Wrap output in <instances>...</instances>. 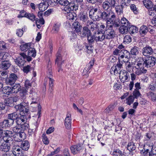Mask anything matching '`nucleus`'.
I'll return each instance as SVG.
<instances>
[{
  "instance_id": "f257e3e1",
  "label": "nucleus",
  "mask_w": 156,
  "mask_h": 156,
  "mask_svg": "<svg viewBox=\"0 0 156 156\" xmlns=\"http://www.w3.org/2000/svg\"><path fill=\"white\" fill-rule=\"evenodd\" d=\"M115 14L114 12H101L100 9H99L97 12V16L95 17L94 21L99 20L101 19L106 21L107 24H109L110 21H112L115 18Z\"/></svg>"
},
{
  "instance_id": "f03ea898",
  "label": "nucleus",
  "mask_w": 156,
  "mask_h": 156,
  "mask_svg": "<svg viewBox=\"0 0 156 156\" xmlns=\"http://www.w3.org/2000/svg\"><path fill=\"white\" fill-rule=\"evenodd\" d=\"M59 3L61 5L66 6L64 8L63 10L67 12L72 11H76L78 9L79 5L78 3H75L74 1L69 2L68 0H59Z\"/></svg>"
},
{
  "instance_id": "7ed1b4c3",
  "label": "nucleus",
  "mask_w": 156,
  "mask_h": 156,
  "mask_svg": "<svg viewBox=\"0 0 156 156\" xmlns=\"http://www.w3.org/2000/svg\"><path fill=\"white\" fill-rule=\"evenodd\" d=\"M113 54L114 55L118 56L119 61L122 62H127L130 57L129 52L125 50L120 51L117 49L113 51Z\"/></svg>"
},
{
  "instance_id": "20e7f679",
  "label": "nucleus",
  "mask_w": 156,
  "mask_h": 156,
  "mask_svg": "<svg viewBox=\"0 0 156 156\" xmlns=\"http://www.w3.org/2000/svg\"><path fill=\"white\" fill-rule=\"evenodd\" d=\"M139 61L144 67L150 68L155 65L156 58L152 56L141 58H140Z\"/></svg>"
},
{
  "instance_id": "39448f33",
  "label": "nucleus",
  "mask_w": 156,
  "mask_h": 156,
  "mask_svg": "<svg viewBox=\"0 0 156 156\" xmlns=\"http://www.w3.org/2000/svg\"><path fill=\"white\" fill-rule=\"evenodd\" d=\"M144 67L142 63L138 61L135 66L134 72L137 76L145 74L147 73V70L144 68Z\"/></svg>"
},
{
  "instance_id": "423d86ee",
  "label": "nucleus",
  "mask_w": 156,
  "mask_h": 156,
  "mask_svg": "<svg viewBox=\"0 0 156 156\" xmlns=\"http://www.w3.org/2000/svg\"><path fill=\"white\" fill-rule=\"evenodd\" d=\"M20 56L15 59L16 64L20 67H23L27 61V55L24 53H20Z\"/></svg>"
},
{
  "instance_id": "0eeeda50",
  "label": "nucleus",
  "mask_w": 156,
  "mask_h": 156,
  "mask_svg": "<svg viewBox=\"0 0 156 156\" xmlns=\"http://www.w3.org/2000/svg\"><path fill=\"white\" fill-rule=\"evenodd\" d=\"M15 108L17 110L23 113H27L29 111L28 103L27 102L23 101L20 104L16 105L15 106Z\"/></svg>"
},
{
  "instance_id": "6e6552de",
  "label": "nucleus",
  "mask_w": 156,
  "mask_h": 156,
  "mask_svg": "<svg viewBox=\"0 0 156 156\" xmlns=\"http://www.w3.org/2000/svg\"><path fill=\"white\" fill-rule=\"evenodd\" d=\"M119 79L123 83L128 82L130 79V76L129 73L124 70H121L120 71Z\"/></svg>"
},
{
  "instance_id": "1a4fd4ad",
  "label": "nucleus",
  "mask_w": 156,
  "mask_h": 156,
  "mask_svg": "<svg viewBox=\"0 0 156 156\" xmlns=\"http://www.w3.org/2000/svg\"><path fill=\"white\" fill-rule=\"evenodd\" d=\"M9 141V140L8 139L3 141H0L1 144L0 145V151L4 152H7L9 151L10 149V146L8 144Z\"/></svg>"
},
{
  "instance_id": "9d476101",
  "label": "nucleus",
  "mask_w": 156,
  "mask_h": 156,
  "mask_svg": "<svg viewBox=\"0 0 156 156\" xmlns=\"http://www.w3.org/2000/svg\"><path fill=\"white\" fill-rule=\"evenodd\" d=\"M137 144L134 143L132 141L129 142L127 145L126 148L129 151V154L130 156H133L134 154V151L135 150L136 148Z\"/></svg>"
},
{
  "instance_id": "9b49d317",
  "label": "nucleus",
  "mask_w": 156,
  "mask_h": 156,
  "mask_svg": "<svg viewBox=\"0 0 156 156\" xmlns=\"http://www.w3.org/2000/svg\"><path fill=\"white\" fill-rule=\"evenodd\" d=\"M104 34L105 39L108 40L112 39L114 37L115 32L113 29L107 27V26L106 30L104 32Z\"/></svg>"
},
{
  "instance_id": "f8f14e48",
  "label": "nucleus",
  "mask_w": 156,
  "mask_h": 156,
  "mask_svg": "<svg viewBox=\"0 0 156 156\" xmlns=\"http://www.w3.org/2000/svg\"><path fill=\"white\" fill-rule=\"evenodd\" d=\"M153 51L151 47L147 46L142 48L141 52L143 55L148 57L153 55Z\"/></svg>"
},
{
  "instance_id": "ddd939ff",
  "label": "nucleus",
  "mask_w": 156,
  "mask_h": 156,
  "mask_svg": "<svg viewBox=\"0 0 156 156\" xmlns=\"http://www.w3.org/2000/svg\"><path fill=\"white\" fill-rule=\"evenodd\" d=\"M2 139L3 141L9 139V140H12V137L13 135V133L12 131L9 130H3L2 129Z\"/></svg>"
},
{
  "instance_id": "4468645a",
  "label": "nucleus",
  "mask_w": 156,
  "mask_h": 156,
  "mask_svg": "<svg viewBox=\"0 0 156 156\" xmlns=\"http://www.w3.org/2000/svg\"><path fill=\"white\" fill-rule=\"evenodd\" d=\"M27 55V61L29 62L31 61L32 58V57L35 58L36 55V51L35 49L31 46L28 52Z\"/></svg>"
},
{
  "instance_id": "2eb2a0df",
  "label": "nucleus",
  "mask_w": 156,
  "mask_h": 156,
  "mask_svg": "<svg viewBox=\"0 0 156 156\" xmlns=\"http://www.w3.org/2000/svg\"><path fill=\"white\" fill-rule=\"evenodd\" d=\"M116 15L115 14V18L112 20L110 21L109 23H110V25H108V24H107V27L108 28H112L113 29L114 27L115 28H117L119 27L120 24V19L118 18H116Z\"/></svg>"
},
{
  "instance_id": "dca6fc26",
  "label": "nucleus",
  "mask_w": 156,
  "mask_h": 156,
  "mask_svg": "<svg viewBox=\"0 0 156 156\" xmlns=\"http://www.w3.org/2000/svg\"><path fill=\"white\" fill-rule=\"evenodd\" d=\"M17 79V75L14 73H12L10 75L9 77L7 78L5 82L7 84L11 85L14 84Z\"/></svg>"
},
{
  "instance_id": "f3484780",
  "label": "nucleus",
  "mask_w": 156,
  "mask_h": 156,
  "mask_svg": "<svg viewBox=\"0 0 156 156\" xmlns=\"http://www.w3.org/2000/svg\"><path fill=\"white\" fill-rule=\"evenodd\" d=\"M22 150L21 147L18 146H14L11 152L13 156H21L22 155Z\"/></svg>"
},
{
  "instance_id": "a211bd4d",
  "label": "nucleus",
  "mask_w": 156,
  "mask_h": 156,
  "mask_svg": "<svg viewBox=\"0 0 156 156\" xmlns=\"http://www.w3.org/2000/svg\"><path fill=\"white\" fill-rule=\"evenodd\" d=\"M70 149L72 153L73 154H76L82 151V147L80 144L72 146Z\"/></svg>"
},
{
  "instance_id": "6ab92c4d",
  "label": "nucleus",
  "mask_w": 156,
  "mask_h": 156,
  "mask_svg": "<svg viewBox=\"0 0 156 156\" xmlns=\"http://www.w3.org/2000/svg\"><path fill=\"white\" fill-rule=\"evenodd\" d=\"M104 33L97 31L95 34V40L97 42L102 41L105 39Z\"/></svg>"
},
{
  "instance_id": "aec40b11",
  "label": "nucleus",
  "mask_w": 156,
  "mask_h": 156,
  "mask_svg": "<svg viewBox=\"0 0 156 156\" xmlns=\"http://www.w3.org/2000/svg\"><path fill=\"white\" fill-rule=\"evenodd\" d=\"M17 137L14 138L15 141L17 142H20L24 140L26 138L25 133L23 131H22L17 134H16Z\"/></svg>"
},
{
  "instance_id": "412c9836",
  "label": "nucleus",
  "mask_w": 156,
  "mask_h": 156,
  "mask_svg": "<svg viewBox=\"0 0 156 156\" xmlns=\"http://www.w3.org/2000/svg\"><path fill=\"white\" fill-rule=\"evenodd\" d=\"M2 63L0 64V68L3 70H7L10 66L11 63L9 60H3L2 61Z\"/></svg>"
},
{
  "instance_id": "4be33fe9",
  "label": "nucleus",
  "mask_w": 156,
  "mask_h": 156,
  "mask_svg": "<svg viewBox=\"0 0 156 156\" xmlns=\"http://www.w3.org/2000/svg\"><path fill=\"white\" fill-rule=\"evenodd\" d=\"M17 125H20L27 122V118L26 115H19L16 121Z\"/></svg>"
},
{
  "instance_id": "5701e85b",
  "label": "nucleus",
  "mask_w": 156,
  "mask_h": 156,
  "mask_svg": "<svg viewBox=\"0 0 156 156\" xmlns=\"http://www.w3.org/2000/svg\"><path fill=\"white\" fill-rule=\"evenodd\" d=\"M102 8L104 11L106 12H114L112 10L113 9L109 5L108 2L105 0V1L103 2L102 4Z\"/></svg>"
},
{
  "instance_id": "b1692460",
  "label": "nucleus",
  "mask_w": 156,
  "mask_h": 156,
  "mask_svg": "<svg viewBox=\"0 0 156 156\" xmlns=\"http://www.w3.org/2000/svg\"><path fill=\"white\" fill-rule=\"evenodd\" d=\"M79 17L80 20L85 23L88 19V14L86 11L81 12L79 14Z\"/></svg>"
},
{
  "instance_id": "393cba45",
  "label": "nucleus",
  "mask_w": 156,
  "mask_h": 156,
  "mask_svg": "<svg viewBox=\"0 0 156 156\" xmlns=\"http://www.w3.org/2000/svg\"><path fill=\"white\" fill-rule=\"evenodd\" d=\"M115 12L118 16H121L123 15V9L125 8L124 6L120 4H117L115 7Z\"/></svg>"
},
{
  "instance_id": "a878e982",
  "label": "nucleus",
  "mask_w": 156,
  "mask_h": 156,
  "mask_svg": "<svg viewBox=\"0 0 156 156\" xmlns=\"http://www.w3.org/2000/svg\"><path fill=\"white\" fill-rule=\"evenodd\" d=\"M19 115V114L16 112L8 114V119L11 120L12 121V124L14 122V120H16L17 118Z\"/></svg>"
},
{
  "instance_id": "bb28decb",
  "label": "nucleus",
  "mask_w": 156,
  "mask_h": 156,
  "mask_svg": "<svg viewBox=\"0 0 156 156\" xmlns=\"http://www.w3.org/2000/svg\"><path fill=\"white\" fill-rule=\"evenodd\" d=\"M81 37H87L91 33L90 30L87 27H83L82 32H81Z\"/></svg>"
},
{
  "instance_id": "cd10ccee",
  "label": "nucleus",
  "mask_w": 156,
  "mask_h": 156,
  "mask_svg": "<svg viewBox=\"0 0 156 156\" xmlns=\"http://www.w3.org/2000/svg\"><path fill=\"white\" fill-rule=\"evenodd\" d=\"M27 92V89H22L20 91V95L21 99L23 101H26L27 95L28 94Z\"/></svg>"
},
{
  "instance_id": "c85d7f7f",
  "label": "nucleus",
  "mask_w": 156,
  "mask_h": 156,
  "mask_svg": "<svg viewBox=\"0 0 156 156\" xmlns=\"http://www.w3.org/2000/svg\"><path fill=\"white\" fill-rule=\"evenodd\" d=\"M73 27L75 29L74 31L77 33L81 32L82 29V26L80 23L78 21H76L73 24Z\"/></svg>"
},
{
  "instance_id": "c756f323",
  "label": "nucleus",
  "mask_w": 156,
  "mask_h": 156,
  "mask_svg": "<svg viewBox=\"0 0 156 156\" xmlns=\"http://www.w3.org/2000/svg\"><path fill=\"white\" fill-rule=\"evenodd\" d=\"M98 9L97 8H94L91 9L89 12V15L90 18L94 20V19H95V17L97 16Z\"/></svg>"
},
{
  "instance_id": "7c9ffc66",
  "label": "nucleus",
  "mask_w": 156,
  "mask_h": 156,
  "mask_svg": "<svg viewBox=\"0 0 156 156\" xmlns=\"http://www.w3.org/2000/svg\"><path fill=\"white\" fill-rule=\"evenodd\" d=\"M32 101L30 105H31V106L32 107H34V105H33L34 104L36 105V106L37 107H38V112H37V115H38V118H39L41 116V107L37 102L36 100H32Z\"/></svg>"
},
{
  "instance_id": "2f4dec72",
  "label": "nucleus",
  "mask_w": 156,
  "mask_h": 156,
  "mask_svg": "<svg viewBox=\"0 0 156 156\" xmlns=\"http://www.w3.org/2000/svg\"><path fill=\"white\" fill-rule=\"evenodd\" d=\"M15 101H16L15 100V98H8L6 100L5 104V106L6 105L10 107H12L14 105V102Z\"/></svg>"
},
{
  "instance_id": "473e14b6",
  "label": "nucleus",
  "mask_w": 156,
  "mask_h": 156,
  "mask_svg": "<svg viewBox=\"0 0 156 156\" xmlns=\"http://www.w3.org/2000/svg\"><path fill=\"white\" fill-rule=\"evenodd\" d=\"M31 46V43H25L20 45V49L22 51H26L29 50Z\"/></svg>"
},
{
  "instance_id": "72a5a7b5",
  "label": "nucleus",
  "mask_w": 156,
  "mask_h": 156,
  "mask_svg": "<svg viewBox=\"0 0 156 156\" xmlns=\"http://www.w3.org/2000/svg\"><path fill=\"white\" fill-rule=\"evenodd\" d=\"M20 147L23 150L27 151L30 147L29 143L27 140H25L22 142Z\"/></svg>"
},
{
  "instance_id": "f704fd0d",
  "label": "nucleus",
  "mask_w": 156,
  "mask_h": 156,
  "mask_svg": "<svg viewBox=\"0 0 156 156\" xmlns=\"http://www.w3.org/2000/svg\"><path fill=\"white\" fill-rule=\"evenodd\" d=\"M148 98L152 101H156V94L151 91H149L147 93Z\"/></svg>"
},
{
  "instance_id": "c9c22d12",
  "label": "nucleus",
  "mask_w": 156,
  "mask_h": 156,
  "mask_svg": "<svg viewBox=\"0 0 156 156\" xmlns=\"http://www.w3.org/2000/svg\"><path fill=\"white\" fill-rule=\"evenodd\" d=\"M62 57L60 52H58L56 54V59L55 60L56 64H57L58 67L60 66L61 64H62L63 62L62 61Z\"/></svg>"
},
{
  "instance_id": "e433bc0d",
  "label": "nucleus",
  "mask_w": 156,
  "mask_h": 156,
  "mask_svg": "<svg viewBox=\"0 0 156 156\" xmlns=\"http://www.w3.org/2000/svg\"><path fill=\"white\" fill-rule=\"evenodd\" d=\"M2 91L4 94L9 95L10 94L13 93L12 87L6 86L2 88Z\"/></svg>"
},
{
  "instance_id": "4c0bfd02",
  "label": "nucleus",
  "mask_w": 156,
  "mask_h": 156,
  "mask_svg": "<svg viewBox=\"0 0 156 156\" xmlns=\"http://www.w3.org/2000/svg\"><path fill=\"white\" fill-rule=\"evenodd\" d=\"M147 27L145 25L141 26L139 32L141 36H144L148 31Z\"/></svg>"
},
{
  "instance_id": "58836bf2",
  "label": "nucleus",
  "mask_w": 156,
  "mask_h": 156,
  "mask_svg": "<svg viewBox=\"0 0 156 156\" xmlns=\"http://www.w3.org/2000/svg\"><path fill=\"white\" fill-rule=\"evenodd\" d=\"M143 4L148 9L151 8L153 6V3L151 0H144Z\"/></svg>"
},
{
  "instance_id": "ea45409f",
  "label": "nucleus",
  "mask_w": 156,
  "mask_h": 156,
  "mask_svg": "<svg viewBox=\"0 0 156 156\" xmlns=\"http://www.w3.org/2000/svg\"><path fill=\"white\" fill-rule=\"evenodd\" d=\"M138 28L136 26L131 25L128 27V32L130 34H133L135 33H137L138 31Z\"/></svg>"
},
{
  "instance_id": "a19ab883",
  "label": "nucleus",
  "mask_w": 156,
  "mask_h": 156,
  "mask_svg": "<svg viewBox=\"0 0 156 156\" xmlns=\"http://www.w3.org/2000/svg\"><path fill=\"white\" fill-rule=\"evenodd\" d=\"M12 123L10 124L9 119H5L0 123V126L2 128H5L10 126Z\"/></svg>"
},
{
  "instance_id": "79ce46f5",
  "label": "nucleus",
  "mask_w": 156,
  "mask_h": 156,
  "mask_svg": "<svg viewBox=\"0 0 156 156\" xmlns=\"http://www.w3.org/2000/svg\"><path fill=\"white\" fill-rule=\"evenodd\" d=\"M60 26L61 24L59 23H55L53 26L52 30V33L54 34L57 33L59 31Z\"/></svg>"
},
{
  "instance_id": "37998d69",
  "label": "nucleus",
  "mask_w": 156,
  "mask_h": 156,
  "mask_svg": "<svg viewBox=\"0 0 156 156\" xmlns=\"http://www.w3.org/2000/svg\"><path fill=\"white\" fill-rule=\"evenodd\" d=\"M85 47L88 54H90L93 52L94 48L91 44H86Z\"/></svg>"
},
{
  "instance_id": "c03bdc74",
  "label": "nucleus",
  "mask_w": 156,
  "mask_h": 156,
  "mask_svg": "<svg viewBox=\"0 0 156 156\" xmlns=\"http://www.w3.org/2000/svg\"><path fill=\"white\" fill-rule=\"evenodd\" d=\"M128 27L126 26L121 25L119 28V31L122 34H126L128 32Z\"/></svg>"
},
{
  "instance_id": "a18cd8bd",
  "label": "nucleus",
  "mask_w": 156,
  "mask_h": 156,
  "mask_svg": "<svg viewBox=\"0 0 156 156\" xmlns=\"http://www.w3.org/2000/svg\"><path fill=\"white\" fill-rule=\"evenodd\" d=\"M111 154L113 156H122L123 155L122 151L119 149H114Z\"/></svg>"
},
{
  "instance_id": "49530a36",
  "label": "nucleus",
  "mask_w": 156,
  "mask_h": 156,
  "mask_svg": "<svg viewBox=\"0 0 156 156\" xmlns=\"http://www.w3.org/2000/svg\"><path fill=\"white\" fill-rule=\"evenodd\" d=\"M126 71L128 72V73H131L132 72H133V67L132 66V64L130 63V62H126Z\"/></svg>"
},
{
  "instance_id": "de8ad7c7",
  "label": "nucleus",
  "mask_w": 156,
  "mask_h": 156,
  "mask_svg": "<svg viewBox=\"0 0 156 156\" xmlns=\"http://www.w3.org/2000/svg\"><path fill=\"white\" fill-rule=\"evenodd\" d=\"M13 93H17L18 92L20 91V86L19 84H15L13 87H12Z\"/></svg>"
},
{
  "instance_id": "09e8293b",
  "label": "nucleus",
  "mask_w": 156,
  "mask_h": 156,
  "mask_svg": "<svg viewBox=\"0 0 156 156\" xmlns=\"http://www.w3.org/2000/svg\"><path fill=\"white\" fill-rule=\"evenodd\" d=\"M48 7L47 3L44 2L40 3L39 5V9L40 11L43 12L47 9Z\"/></svg>"
},
{
  "instance_id": "8fccbe9b",
  "label": "nucleus",
  "mask_w": 156,
  "mask_h": 156,
  "mask_svg": "<svg viewBox=\"0 0 156 156\" xmlns=\"http://www.w3.org/2000/svg\"><path fill=\"white\" fill-rule=\"evenodd\" d=\"M120 22L122 26H126L128 27H130V23L127 20L125 17H123L121 19Z\"/></svg>"
},
{
  "instance_id": "3c124183",
  "label": "nucleus",
  "mask_w": 156,
  "mask_h": 156,
  "mask_svg": "<svg viewBox=\"0 0 156 156\" xmlns=\"http://www.w3.org/2000/svg\"><path fill=\"white\" fill-rule=\"evenodd\" d=\"M121 63H122L121 62H119H119L115 66V69L114 70V73H118V71H119L120 69L122 68V64Z\"/></svg>"
},
{
  "instance_id": "603ef678",
  "label": "nucleus",
  "mask_w": 156,
  "mask_h": 156,
  "mask_svg": "<svg viewBox=\"0 0 156 156\" xmlns=\"http://www.w3.org/2000/svg\"><path fill=\"white\" fill-rule=\"evenodd\" d=\"M138 47L134 46L132 48L130 51V53L131 55H136L138 54L139 52Z\"/></svg>"
},
{
  "instance_id": "864d4df0",
  "label": "nucleus",
  "mask_w": 156,
  "mask_h": 156,
  "mask_svg": "<svg viewBox=\"0 0 156 156\" xmlns=\"http://www.w3.org/2000/svg\"><path fill=\"white\" fill-rule=\"evenodd\" d=\"M25 17L27 18L32 21L35 20V16L33 13H27L26 15H25Z\"/></svg>"
},
{
  "instance_id": "5fc2aeb1",
  "label": "nucleus",
  "mask_w": 156,
  "mask_h": 156,
  "mask_svg": "<svg viewBox=\"0 0 156 156\" xmlns=\"http://www.w3.org/2000/svg\"><path fill=\"white\" fill-rule=\"evenodd\" d=\"M132 38L129 35H126L124 38L123 42L126 44H129L132 41Z\"/></svg>"
},
{
  "instance_id": "6e6d98bb",
  "label": "nucleus",
  "mask_w": 156,
  "mask_h": 156,
  "mask_svg": "<svg viewBox=\"0 0 156 156\" xmlns=\"http://www.w3.org/2000/svg\"><path fill=\"white\" fill-rule=\"evenodd\" d=\"M130 0H121L120 4L122 5L125 8H126L130 5Z\"/></svg>"
},
{
  "instance_id": "4d7b16f0",
  "label": "nucleus",
  "mask_w": 156,
  "mask_h": 156,
  "mask_svg": "<svg viewBox=\"0 0 156 156\" xmlns=\"http://www.w3.org/2000/svg\"><path fill=\"white\" fill-rule=\"evenodd\" d=\"M134 98L133 96H130L126 99V103L129 105H130L133 102Z\"/></svg>"
},
{
  "instance_id": "13d9d810",
  "label": "nucleus",
  "mask_w": 156,
  "mask_h": 156,
  "mask_svg": "<svg viewBox=\"0 0 156 156\" xmlns=\"http://www.w3.org/2000/svg\"><path fill=\"white\" fill-rule=\"evenodd\" d=\"M20 127H21V128L22 131L24 132V131L27 130L28 129L29 126L28 123L26 122L21 124L20 126Z\"/></svg>"
},
{
  "instance_id": "bf43d9fd",
  "label": "nucleus",
  "mask_w": 156,
  "mask_h": 156,
  "mask_svg": "<svg viewBox=\"0 0 156 156\" xmlns=\"http://www.w3.org/2000/svg\"><path fill=\"white\" fill-rule=\"evenodd\" d=\"M69 11V12H67L68 13L67 16V19L71 20H73L75 19V17L76 18V14L74 13H72Z\"/></svg>"
},
{
  "instance_id": "052dcab7",
  "label": "nucleus",
  "mask_w": 156,
  "mask_h": 156,
  "mask_svg": "<svg viewBox=\"0 0 156 156\" xmlns=\"http://www.w3.org/2000/svg\"><path fill=\"white\" fill-rule=\"evenodd\" d=\"M8 44L3 41H0V49L4 50L7 49Z\"/></svg>"
},
{
  "instance_id": "680f3d73",
  "label": "nucleus",
  "mask_w": 156,
  "mask_h": 156,
  "mask_svg": "<svg viewBox=\"0 0 156 156\" xmlns=\"http://www.w3.org/2000/svg\"><path fill=\"white\" fill-rule=\"evenodd\" d=\"M109 3V5L111 6L112 8H114L117 4L115 0H105Z\"/></svg>"
},
{
  "instance_id": "e2e57ef3",
  "label": "nucleus",
  "mask_w": 156,
  "mask_h": 156,
  "mask_svg": "<svg viewBox=\"0 0 156 156\" xmlns=\"http://www.w3.org/2000/svg\"><path fill=\"white\" fill-rule=\"evenodd\" d=\"M87 37V39L89 44H92L94 42V40H95V37H94L92 33H91V34H90V35H89Z\"/></svg>"
},
{
  "instance_id": "0e129e2a",
  "label": "nucleus",
  "mask_w": 156,
  "mask_h": 156,
  "mask_svg": "<svg viewBox=\"0 0 156 156\" xmlns=\"http://www.w3.org/2000/svg\"><path fill=\"white\" fill-rule=\"evenodd\" d=\"M130 8L131 10L135 14H137L138 12L137 8H136V5L134 4H131L130 5Z\"/></svg>"
},
{
  "instance_id": "69168bd1",
  "label": "nucleus",
  "mask_w": 156,
  "mask_h": 156,
  "mask_svg": "<svg viewBox=\"0 0 156 156\" xmlns=\"http://www.w3.org/2000/svg\"><path fill=\"white\" fill-rule=\"evenodd\" d=\"M42 141L46 145L48 144L49 143V141L46 135L45 134H42Z\"/></svg>"
},
{
  "instance_id": "338daca9",
  "label": "nucleus",
  "mask_w": 156,
  "mask_h": 156,
  "mask_svg": "<svg viewBox=\"0 0 156 156\" xmlns=\"http://www.w3.org/2000/svg\"><path fill=\"white\" fill-rule=\"evenodd\" d=\"M30 94H32L31 96V100H36L37 99L38 96L37 94L34 92L33 90H31L30 92Z\"/></svg>"
},
{
  "instance_id": "774afa93",
  "label": "nucleus",
  "mask_w": 156,
  "mask_h": 156,
  "mask_svg": "<svg viewBox=\"0 0 156 156\" xmlns=\"http://www.w3.org/2000/svg\"><path fill=\"white\" fill-rule=\"evenodd\" d=\"M121 83L120 82L118 81H117V83H114L113 87L115 90H117L122 88V86Z\"/></svg>"
}]
</instances>
